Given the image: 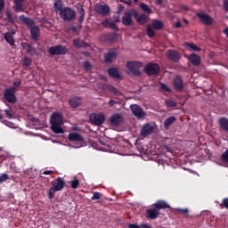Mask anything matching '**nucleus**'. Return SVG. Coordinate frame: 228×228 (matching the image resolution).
<instances>
[{
    "mask_svg": "<svg viewBox=\"0 0 228 228\" xmlns=\"http://www.w3.org/2000/svg\"><path fill=\"white\" fill-rule=\"evenodd\" d=\"M51 129L55 134H63V116L60 112H53L50 118Z\"/></svg>",
    "mask_w": 228,
    "mask_h": 228,
    "instance_id": "nucleus-1",
    "label": "nucleus"
},
{
    "mask_svg": "<svg viewBox=\"0 0 228 228\" xmlns=\"http://www.w3.org/2000/svg\"><path fill=\"white\" fill-rule=\"evenodd\" d=\"M20 22L26 24L28 28H30V36L32 40H38L40 38V27L35 26V21L31 20V18H28L24 15L20 16Z\"/></svg>",
    "mask_w": 228,
    "mask_h": 228,
    "instance_id": "nucleus-2",
    "label": "nucleus"
},
{
    "mask_svg": "<svg viewBox=\"0 0 228 228\" xmlns=\"http://www.w3.org/2000/svg\"><path fill=\"white\" fill-rule=\"evenodd\" d=\"M51 186L48 190V199H54V193L56 191H63V188H65V179L61 177H58L51 182Z\"/></svg>",
    "mask_w": 228,
    "mask_h": 228,
    "instance_id": "nucleus-3",
    "label": "nucleus"
},
{
    "mask_svg": "<svg viewBox=\"0 0 228 228\" xmlns=\"http://www.w3.org/2000/svg\"><path fill=\"white\" fill-rule=\"evenodd\" d=\"M143 67V63L140 61H127L126 62V69H128L130 74L133 76H137L140 77L142 76V71H140V69Z\"/></svg>",
    "mask_w": 228,
    "mask_h": 228,
    "instance_id": "nucleus-4",
    "label": "nucleus"
},
{
    "mask_svg": "<svg viewBox=\"0 0 228 228\" xmlns=\"http://www.w3.org/2000/svg\"><path fill=\"white\" fill-rule=\"evenodd\" d=\"M157 127L158 126L156 123L143 124L141 127L140 136H142V138H147L148 136H151V134L156 131Z\"/></svg>",
    "mask_w": 228,
    "mask_h": 228,
    "instance_id": "nucleus-5",
    "label": "nucleus"
},
{
    "mask_svg": "<svg viewBox=\"0 0 228 228\" xmlns=\"http://www.w3.org/2000/svg\"><path fill=\"white\" fill-rule=\"evenodd\" d=\"M48 53L50 56H62L69 53V49H67V46L65 45H57L55 46L49 47Z\"/></svg>",
    "mask_w": 228,
    "mask_h": 228,
    "instance_id": "nucleus-6",
    "label": "nucleus"
},
{
    "mask_svg": "<svg viewBox=\"0 0 228 228\" xmlns=\"http://www.w3.org/2000/svg\"><path fill=\"white\" fill-rule=\"evenodd\" d=\"M4 99L9 104H15V102H17V96L15 95V87H9L4 89Z\"/></svg>",
    "mask_w": 228,
    "mask_h": 228,
    "instance_id": "nucleus-7",
    "label": "nucleus"
},
{
    "mask_svg": "<svg viewBox=\"0 0 228 228\" xmlns=\"http://www.w3.org/2000/svg\"><path fill=\"white\" fill-rule=\"evenodd\" d=\"M60 16L63 20L68 22H72L76 19V11L72 10L70 7H63L61 11Z\"/></svg>",
    "mask_w": 228,
    "mask_h": 228,
    "instance_id": "nucleus-8",
    "label": "nucleus"
},
{
    "mask_svg": "<svg viewBox=\"0 0 228 228\" xmlns=\"http://www.w3.org/2000/svg\"><path fill=\"white\" fill-rule=\"evenodd\" d=\"M134 11L135 9H132L124 13V16L121 18V22L123 26L129 28L130 26H133V24H134V21L133 20V17H134Z\"/></svg>",
    "mask_w": 228,
    "mask_h": 228,
    "instance_id": "nucleus-9",
    "label": "nucleus"
},
{
    "mask_svg": "<svg viewBox=\"0 0 228 228\" xmlns=\"http://www.w3.org/2000/svg\"><path fill=\"white\" fill-rule=\"evenodd\" d=\"M166 56L169 61H173V63H178V61L183 58V55L179 51L172 49L167 51Z\"/></svg>",
    "mask_w": 228,
    "mask_h": 228,
    "instance_id": "nucleus-10",
    "label": "nucleus"
},
{
    "mask_svg": "<svg viewBox=\"0 0 228 228\" xmlns=\"http://www.w3.org/2000/svg\"><path fill=\"white\" fill-rule=\"evenodd\" d=\"M144 72L147 76H158L159 74V65L150 63L144 67Z\"/></svg>",
    "mask_w": 228,
    "mask_h": 228,
    "instance_id": "nucleus-11",
    "label": "nucleus"
},
{
    "mask_svg": "<svg viewBox=\"0 0 228 228\" xmlns=\"http://www.w3.org/2000/svg\"><path fill=\"white\" fill-rule=\"evenodd\" d=\"M89 118L92 124H94V126H102V124H104V120H106V118L102 113H93L90 115Z\"/></svg>",
    "mask_w": 228,
    "mask_h": 228,
    "instance_id": "nucleus-12",
    "label": "nucleus"
},
{
    "mask_svg": "<svg viewBox=\"0 0 228 228\" xmlns=\"http://www.w3.org/2000/svg\"><path fill=\"white\" fill-rule=\"evenodd\" d=\"M94 12L95 13H98V15H102L103 17H106L108 15L109 12H110V6L108 4H96L94 5Z\"/></svg>",
    "mask_w": 228,
    "mask_h": 228,
    "instance_id": "nucleus-13",
    "label": "nucleus"
},
{
    "mask_svg": "<svg viewBox=\"0 0 228 228\" xmlns=\"http://www.w3.org/2000/svg\"><path fill=\"white\" fill-rule=\"evenodd\" d=\"M133 12L134 19H135L137 23H139L140 26H145V24H147V21L149 20V16H147V14L145 13L140 15V13H138V11L136 10Z\"/></svg>",
    "mask_w": 228,
    "mask_h": 228,
    "instance_id": "nucleus-14",
    "label": "nucleus"
},
{
    "mask_svg": "<svg viewBox=\"0 0 228 228\" xmlns=\"http://www.w3.org/2000/svg\"><path fill=\"white\" fill-rule=\"evenodd\" d=\"M130 110L133 113V115H134V117H136L137 118H143V117H145V111H143V109H142V107H140L139 105L136 104H132L130 105Z\"/></svg>",
    "mask_w": 228,
    "mask_h": 228,
    "instance_id": "nucleus-15",
    "label": "nucleus"
},
{
    "mask_svg": "<svg viewBox=\"0 0 228 228\" xmlns=\"http://www.w3.org/2000/svg\"><path fill=\"white\" fill-rule=\"evenodd\" d=\"M197 17L200 18V20H201V22L205 24V26H211V24H213V18H211V16H209L208 14L198 12Z\"/></svg>",
    "mask_w": 228,
    "mask_h": 228,
    "instance_id": "nucleus-16",
    "label": "nucleus"
},
{
    "mask_svg": "<svg viewBox=\"0 0 228 228\" xmlns=\"http://www.w3.org/2000/svg\"><path fill=\"white\" fill-rule=\"evenodd\" d=\"M20 45L27 54H29L30 56H35V54H37V48L32 45L22 42Z\"/></svg>",
    "mask_w": 228,
    "mask_h": 228,
    "instance_id": "nucleus-17",
    "label": "nucleus"
},
{
    "mask_svg": "<svg viewBox=\"0 0 228 228\" xmlns=\"http://www.w3.org/2000/svg\"><path fill=\"white\" fill-rule=\"evenodd\" d=\"M174 88L176 92H182L184 89V84L183 83V78L177 76L173 81Z\"/></svg>",
    "mask_w": 228,
    "mask_h": 228,
    "instance_id": "nucleus-18",
    "label": "nucleus"
},
{
    "mask_svg": "<svg viewBox=\"0 0 228 228\" xmlns=\"http://www.w3.org/2000/svg\"><path fill=\"white\" fill-rule=\"evenodd\" d=\"M159 217V212L153 207V208L146 209V218L150 220H156Z\"/></svg>",
    "mask_w": 228,
    "mask_h": 228,
    "instance_id": "nucleus-19",
    "label": "nucleus"
},
{
    "mask_svg": "<svg viewBox=\"0 0 228 228\" xmlns=\"http://www.w3.org/2000/svg\"><path fill=\"white\" fill-rule=\"evenodd\" d=\"M153 208L159 212L160 209H170V205L167 201L159 200L153 204Z\"/></svg>",
    "mask_w": 228,
    "mask_h": 228,
    "instance_id": "nucleus-20",
    "label": "nucleus"
},
{
    "mask_svg": "<svg viewBox=\"0 0 228 228\" xmlns=\"http://www.w3.org/2000/svg\"><path fill=\"white\" fill-rule=\"evenodd\" d=\"M69 104L70 108H79L82 104V98L79 96H75L69 99Z\"/></svg>",
    "mask_w": 228,
    "mask_h": 228,
    "instance_id": "nucleus-21",
    "label": "nucleus"
},
{
    "mask_svg": "<svg viewBox=\"0 0 228 228\" xmlns=\"http://www.w3.org/2000/svg\"><path fill=\"white\" fill-rule=\"evenodd\" d=\"M117 50H109V52L105 54V63H111V61L117 58Z\"/></svg>",
    "mask_w": 228,
    "mask_h": 228,
    "instance_id": "nucleus-22",
    "label": "nucleus"
},
{
    "mask_svg": "<svg viewBox=\"0 0 228 228\" xmlns=\"http://www.w3.org/2000/svg\"><path fill=\"white\" fill-rule=\"evenodd\" d=\"M188 60L194 67H199V65H200V56H199L197 53L189 55Z\"/></svg>",
    "mask_w": 228,
    "mask_h": 228,
    "instance_id": "nucleus-23",
    "label": "nucleus"
},
{
    "mask_svg": "<svg viewBox=\"0 0 228 228\" xmlns=\"http://www.w3.org/2000/svg\"><path fill=\"white\" fill-rule=\"evenodd\" d=\"M73 45L74 47H77V49H86V47H90V45L88 43H86L85 41H82L80 39H74Z\"/></svg>",
    "mask_w": 228,
    "mask_h": 228,
    "instance_id": "nucleus-24",
    "label": "nucleus"
},
{
    "mask_svg": "<svg viewBox=\"0 0 228 228\" xmlns=\"http://www.w3.org/2000/svg\"><path fill=\"white\" fill-rule=\"evenodd\" d=\"M121 122L122 115L120 114H114L110 119V123L111 124V126H118L119 124H121Z\"/></svg>",
    "mask_w": 228,
    "mask_h": 228,
    "instance_id": "nucleus-25",
    "label": "nucleus"
},
{
    "mask_svg": "<svg viewBox=\"0 0 228 228\" xmlns=\"http://www.w3.org/2000/svg\"><path fill=\"white\" fill-rule=\"evenodd\" d=\"M102 40H103V42H115V40H117V33L104 34L102 37Z\"/></svg>",
    "mask_w": 228,
    "mask_h": 228,
    "instance_id": "nucleus-26",
    "label": "nucleus"
},
{
    "mask_svg": "<svg viewBox=\"0 0 228 228\" xmlns=\"http://www.w3.org/2000/svg\"><path fill=\"white\" fill-rule=\"evenodd\" d=\"M107 72L110 77H115V79H120V77H122L117 68H110Z\"/></svg>",
    "mask_w": 228,
    "mask_h": 228,
    "instance_id": "nucleus-27",
    "label": "nucleus"
},
{
    "mask_svg": "<svg viewBox=\"0 0 228 228\" xmlns=\"http://www.w3.org/2000/svg\"><path fill=\"white\" fill-rule=\"evenodd\" d=\"M4 38L11 45V47H15V37L12 36L10 33H4Z\"/></svg>",
    "mask_w": 228,
    "mask_h": 228,
    "instance_id": "nucleus-28",
    "label": "nucleus"
},
{
    "mask_svg": "<svg viewBox=\"0 0 228 228\" xmlns=\"http://www.w3.org/2000/svg\"><path fill=\"white\" fill-rule=\"evenodd\" d=\"M69 142H83V136L77 133H69Z\"/></svg>",
    "mask_w": 228,
    "mask_h": 228,
    "instance_id": "nucleus-29",
    "label": "nucleus"
},
{
    "mask_svg": "<svg viewBox=\"0 0 228 228\" xmlns=\"http://www.w3.org/2000/svg\"><path fill=\"white\" fill-rule=\"evenodd\" d=\"M163 26H164L163 21L159 20H152L151 28H153V29L159 31L160 29H163Z\"/></svg>",
    "mask_w": 228,
    "mask_h": 228,
    "instance_id": "nucleus-30",
    "label": "nucleus"
},
{
    "mask_svg": "<svg viewBox=\"0 0 228 228\" xmlns=\"http://www.w3.org/2000/svg\"><path fill=\"white\" fill-rule=\"evenodd\" d=\"M219 126L220 127L228 133V118H221L219 119Z\"/></svg>",
    "mask_w": 228,
    "mask_h": 228,
    "instance_id": "nucleus-31",
    "label": "nucleus"
},
{
    "mask_svg": "<svg viewBox=\"0 0 228 228\" xmlns=\"http://www.w3.org/2000/svg\"><path fill=\"white\" fill-rule=\"evenodd\" d=\"M176 118L174 116H171L169 118H167L165 121H164V127L165 129H168V127H170L171 125L174 124V122H175Z\"/></svg>",
    "mask_w": 228,
    "mask_h": 228,
    "instance_id": "nucleus-32",
    "label": "nucleus"
},
{
    "mask_svg": "<svg viewBox=\"0 0 228 228\" xmlns=\"http://www.w3.org/2000/svg\"><path fill=\"white\" fill-rule=\"evenodd\" d=\"M53 8L55 10L56 13H61V10H63V4L61 3V0L56 1L53 4Z\"/></svg>",
    "mask_w": 228,
    "mask_h": 228,
    "instance_id": "nucleus-33",
    "label": "nucleus"
},
{
    "mask_svg": "<svg viewBox=\"0 0 228 228\" xmlns=\"http://www.w3.org/2000/svg\"><path fill=\"white\" fill-rule=\"evenodd\" d=\"M140 8L141 10H142V12L148 13V15H151V13H152V9H151V7H149V5H147L145 3H142L140 4Z\"/></svg>",
    "mask_w": 228,
    "mask_h": 228,
    "instance_id": "nucleus-34",
    "label": "nucleus"
},
{
    "mask_svg": "<svg viewBox=\"0 0 228 228\" xmlns=\"http://www.w3.org/2000/svg\"><path fill=\"white\" fill-rule=\"evenodd\" d=\"M78 13H80V16L78 18V22L80 24H83V21L85 20V8H83V5H80V8L78 9Z\"/></svg>",
    "mask_w": 228,
    "mask_h": 228,
    "instance_id": "nucleus-35",
    "label": "nucleus"
},
{
    "mask_svg": "<svg viewBox=\"0 0 228 228\" xmlns=\"http://www.w3.org/2000/svg\"><path fill=\"white\" fill-rule=\"evenodd\" d=\"M165 104L167 108H175L177 106V103L173 100H165Z\"/></svg>",
    "mask_w": 228,
    "mask_h": 228,
    "instance_id": "nucleus-36",
    "label": "nucleus"
},
{
    "mask_svg": "<svg viewBox=\"0 0 228 228\" xmlns=\"http://www.w3.org/2000/svg\"><path fill=\"white\" fill-rule=\"evenodd\" d=\"M147 35H148L149 38H152V37H156V32H154V29H152V28L151 26L147 27Z\"/></svg>",
    "mask_w": 228,
    "mask_h": 228,
    "instance_id": "nucleus-37",
    "label": "nucleus"
},
{
    "mask_svg": "<svg viewBox=\"0 0 228 228\" xmlns=\"http://www.w3.org/2000/svg\"><path fill=\"white\" fill-rule=\"evenodd\" d=\"M15 7L14 12H24V9L22 8V3L20 2H14Z\"/></svg>",
    "mask_w": 228,
    "mask_h": 228,
    "instance_id": "nucleus-38",
    "label": "nucleus"
},
{
    "mask_svg": "<svg viewBox=\"0 0 228 228\" xmlns=\"http://www.w3.org/2000/svg\"><path fill=\"white\" fill-rule=\"evenodd\" d=\"M69 183L73 190H77V188L79 187V180L77 179L71 180Z\"/></svg>",
    "mask_w": 228,
    "mask_h": 228,
    "instance_id": "nucleus-39",
    "label": "nucleus"
},
{
    "mask_svg": "<svg viewBox=\"0 0 228 228\" xmlns=\"http://www.w3.org/2000/svg\"><path fill=\"white\" fill-rule=\"evenodd\" d=\"M102 197V193L99 191L93 192V197H91V200H99Z\"/></svg>",
    "mask_w": 228,
    "mask_h": 228,
    "instance_id": "nucleus-40",
    "label": "nucleus"
},
{
    "mask_svg": "<svg viewBox=\"0 0 228 228\" xmlns=\"http://www.w3.org/2000/svg\"><path fill=\"white\" fill-rule=\"evenodd\" d=\"M186 45L191 49V51H196V52L200 51V47L195 45L194 44L187 43Z\"/></svg>",
    "mask_w": 228,
    "mask_h": 228,
    "instance_id": "nucleus-41",
    "label": "nucleus"
},
{
    "mask_svg": "<svg viewBox=\"0 0 228 228\" xmlns=\"http://www.w3.org/2000/svg\"><path fill=\"white\" fill-rule=\"evenodd\" d=\"M103 90H110L115 95H118L119 92L117 88L115 87H110L108 86H103Z\"/></svg>",
    "mask_w": 228,
    "mask_h": 228,
    "instance_id": "nucleus-42",
    "label": "nucleus"
},
{
    "mask_svg": "<svg viewBox=\"0 0 228 228\" xmlns=\"http://www.w3.org/2000/svg\"><path fill=\"white\" fill-rule=\"evenodd\" d=\"M23 67H29L31 65V58L29 57H24L22 61Z\"/></svg>",
    "mask_w": 228,
    "mask_h": 228,
    "instance_id": "nucleus-43",
    "label": "nucleus"
},
{
    "mask_svg": "<svg viewBox=\"0 0 228 228\" xmlns=\"http://www.w3.org/2000/svg\"><path fill=\"white\" fill-rule=\"evenodd\" d=\"M221 161L223 163H228V150H226L221 156Z\"/></svg>",
    "mask_w": 228,
    "mask_h": 228,
    "instance_id": "nucleus-44",
    "label": "nucleus"
},
{
    "mask_svg": "<svg viewBox=\"0 0 228 228\" xmlns=\"http://www.w3.org/2000/svg\"><path fill=\"white\" fill-rule=\"evenodd\" d=\"M160 90H162L163 92H172V90L170 89V87H168L167 85H165L164 83H160Z\"/></svg>",
    "mask_w": 228,
    "mask_h": 228,
    "instance_id": "nucleus-45",
    "label": "nucleus"
},
{
    "mask_svg": "<svg viewBox=\"0 0 228 228\" xmlns=\"http://www.w3.org/2000/svg\"><path fill=\"white\" fill-rule=\"evenodd\" d=\"M8 179H10L8 174H3L2 175H0V183H6Z\"/></svg>",
    "mask_w": 228,
    "mask_h": 228,
    "instance_id": "nucleus-46",
    "label": "nucleus"
},
{
    "mask_svg": "<svg viewBox=\"0 0 228 228\" xmlns=\"http://www.w3.org/2000/svg\"><path fill=\"white\" fill-rule=\"evenodd\" d=\"M175 211H177L181 215H188L190 213V210H188V208H176Z\"/></svg>",
    "mask_w": 228,
    "mask_h": 228,
    "instance_id": "nucleus-47",
    "label": "nucleus"
},
{
    "mask_svg": "<svg viewBox=\"0 0 228 228\" xmlns=\"http://www.w3.org/2000/svg\"><path fill=\"white\" fill-rule=\"evenodd\" d=\"M111 22H110V20L108 19V18H106V19H104L102 22H101V24H102V26H103V28H110V24Z\"/></svg>",
    "mask_w": 228,
    "mask_h": 228,
    "instance_id": "nucleus-48",
    "label": "nucleus"
},
{
    "mask_svg": "<svg viewBox=\"0 0 228 228\" xmlns=\"http://www.w3.org/2000/svg\"><path fill=\"white\" fill-rule=\"evenodd\" d=\"M84 69L85 70H92V64L90 61H84Z\"/></svg>",
    "mask_w": 228,
    "mask_h": 228,
    "instance_id": "nucleus-49",
    "label": "nucleus"
},
{
    "mask_svg": "<svg viewBox=\"0 0 228 228\" xmlns=\"http://www.w3.org/2000/svg\"><path fill=\"white\" fill-rule=\"evenodd\" d=\"M109 28H110V29H114V31H118L119 29L118 26L115 22H110V24L109 25Z\"/></svg>",
    "mask_w": 228,
    "mask_h": 228,
    "instance_id": "nucleus-50",
    "label": "nucleus"
},
{
    "mask_svg": "<svg viewBox=\"0 0 228 228\" xmlns=\"http://www.w3.org/2000/svg\"><path fill=\"white\" fill-rule=\"evenodd\" d=\"M221 206L225 208V209H228V198L223 199Z\"/></svg>",
    "mask_w": 228,
    "mask_h": 228,
    "instance_id": "nucleus-51",
    "label": "nucleus"
},
{
    "mask_svg": "<svg viewBox=\"0 0 228 228\" xmlns=\"http://www.w3.org/2000/svg\"><path fill=\"white\" fill-rule=\"evenodd\" d=\"M4 113L7 118H10V119L13 118V114L12 113V110H5Z\"/></svg>",
    "mask_w": 228,
    "mask_h": 228,
    "instance_id": "nucleus-52",
    "label": "nucleus"
},
{
    "mask_svg": "<svg viewBox=\"0 0 228 228\" xmlns=\"http://www.w3.org/2000/svg\"><path fill=\"white\" fill-rule=\"evenodd\" d=\"M6 17L8 19V20H10V22H13V15L12 14L11 12H6Z\"/></svg>",
    "mask_w": 228,
    "mask_h": 228,
    "instance_id": "nucleus-53",
    "label": "nucleus"
},
{
    "mask_svg": "<svg viewBox=\"0 0 228 228\" xmlns=\"http://www.w3.org/2000/svg\"><path fill=\"white\" fill-rule=\"evenodd\" d=\"M115 104H118L117 101H115V100H110V101H109V106H110V108H113V106H114Z\"/></svg>",
    "mask_w": 228,
    "mask_h": 228,
    "instance_id": "nucleus-54",
    "label": "nucleus"
},
{
    "mask_svg": "<svg viewBox=\"0 0 228 228\" xmlns=\"http://www.w3.org/2000/svg\"><path fill=\"white\" fill-rule=\"evenodd\" d=\"M180 8H181V10H183V12L190 11V7H188V5L182 4V5H180Z\"/></svg>",
    "mask_w": 228,
    "mask_h": 228,
    "instance_id": "nucleus-55",
    "label": "nucleus"
},
{
    "mask_svg": "<svg viewBox=\"0 0 228 228\" xmlns=\"http://www.w3.org/2000/svg\"><path fill=\"white\" fill-rule=\"evenodd\" d=\"M4 0H0V12H3L4 9Z\"/></svg>",
    "mask_w": 228,
    "mask_h": 228,
    "instance_id": "nucleus-56",
    "label": "nucleus"
},
{
    "mask_svg": "<svg viewBox=\"0 0 228 228\" xmlns=\"http://www.w3.org/2000/svg\"><path fill=\"white\" fill-rule=\"evenodd\" d=\"M128 228H140V225L135 224H129Z\"/></svg>",
    "mask_w": 228,
    "mask_h": 228,
    "instance_id": "nucleus-57",
    "label": "nucleus"
},
{
    "mask_svg": "<svg viewBox=\"0 0 228 228\" xmlns=\"http://www.w3.org/2000/svg\"><path fill=\"white\" fill-rule=\"evenodd\" d=\"M224 10L228 12V0H224Z\"/></svg>",
    "mask_w": 228,
    "mask_h": 228,
    "instance_id": "nucleus-58",
    "label": "nucleus"
},
{
    "mask_svg": "<svg viewBox=\"0 0 228 228\" xmlns=\"http://www.w3.org/2000/svg\"><path fill=\"white\" fill-rule=\"evenodd\" d=\"M139 228H152V227H151L149 224H140L139 225Z\"/></svg>",
    "mask_w": 228,
    "mask_h": 228,
    "instance_id": "nucleus-59",
    "label": "nucleus"
},
{
    "mask_svg": "<svg viewBox=\"0 0 228 228\" xmlns=\"http://www.w3.org/2000/svg\"><path fill=\"white\" fill-rule=\"evenodd\" d=\"M182 26L181 21H176L175 24V28H176V29H179Z\"/></svg>",
    "mask_w": 228,
    "mask_h": 228,
    "instance_id": "nucleus-60",
    "label": "nucleus"
},
{
    "mask_svg": "<svg viewBox=\"0 0 228 228\" xmlns=\"http://www.w3.org/2000/svg\"><path fill=\"white\" fill-rule=\"evenodd\" d=\"M50 174H54V172H53V171H51V170H49V171H44V172H43V175H50Z\"/></svg>",
    "mask_w": 228,
    "mask_h": 228,
    "instance_id": "nucleus-61",
    "label": "nucleus"
},
{
    "mask_svg": "<svg viewBox=\"0 0 228 228\" xmlns=\"http://www.w3.org/2000/svg\"><path fill=\"white\" fill-rule=\"evenodd\" d=\"M20 85H21L20 80L13 82V86H20Z\"/></svg>",
    "mask_w": 228,
    "mask_h": 228,
    "instance_id": "nucleus-62",
    "label": "nucleus"
},
{
    "mask_svg": "<svg viewBox=\"0 0 228 228\" xmlns=\"http://www.w3.org/2000/svg\"><path fill=\"white\" fill-rule=\"evenodd\" d=\"M223 33L226 35V37L228 38V27L223 30Z\"/></svg>",
    "mask_w": 228,
    "mask_h": 228,
    "instance_id": "nucleus-63",
    "label": "nucleus"
},
{
    "mask_svg": "<svg viewBox=\"0 0 228 228\" xmlns=\"http://www.w3.org/2000/svg\"><path fill=\"white\" fill-rule=\"evenodd\" d=\"M69 31H73V33H76V31H77V28H76V27H71V28H69Z\"/></svg>",
    "mask_w": 228,
    "mask_h": 228,
    "instance_id": "nucleus-64",
    "label": "nucleus"
}]
</instances>
